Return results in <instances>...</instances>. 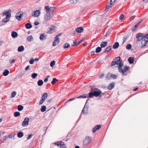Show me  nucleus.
<instances>
[{"instance_id":"c9c22d12","label":"nucleus","mask_w":148,"mask_h":148,"mask_svg":"<svg viewBox=\"0 0 148 148\" xmlns=\"http://www.w3.org/2000/svg\"><path fill=\"white\" fill-rule=\"evenodd\" d=\"M14 116L15 117H17L20 116V113L19 112H16L14 113Z\"/></svg>"},{"instance_id":"58836bf2","label":"nucleus","mask_w":148,"mask_h":148,"mask_svg":"<svg viewBox=\"0 0 148 148\" xmlns=\"http://www.w3.org/2000/svg\"><path fill=\"white\" fill-rule=\"evenodd\" d=\"M70 46V44L69 43H66L64 45L63 47L65 48H67L69 47Z\"/></svg>"},{"instance_id":"f704fd0d","label":"nucleus","mask_w":148,"mask_h":148,"mask_svg":"<svg viewBox=\"0 0 148 148\" xmlns=\"http://www.w3.org/2000/svg\"><path fill=\"white\" fill-rule=\"evenodd\" d=\"M111 73H108V74L106 77V79L107 80H109L111 78Z\"/></svg>"},{"instance_id":"e433bc0d","label":"nucleus","mask_w":148,"mask_h":148,"mask_svg":"<svg viewBox=\"0 0 148 148\" xmlns=\"http://www.w3.org/2000/svg\"><path fill=\"white\" fill-rule=\"evenodd\" d=\"M23 109V107L22 105H19L18 106V109L19 111L22 110Z\"/></svg>"},{"instance_id":"9d476101","label":"nucleus","mask_w":148,"mask_h":148,"mask_svg":"<svg viewBox=\"0 0 148 148\" xmlns=\"http://www.w3.org/2000/svg\"><path fill=\"white\" fill-rule=\"evenodd\" d=\"M40 13L41 12L40 10H37L33 12L32 15L34 16L38 17L40 15Z\"/></svg>"},{"instance_id":"473e14b6","label":"nucleus","mask_w":148,"mask_h":148,"mask_svg":"<svg viewBox=\"0 0 148 148\" xmlns=\"http://www.w3.org/2000/svg\"><path fill=\"white\" fill-rule=\"evenodd\" d=\"M45 8L46 10V13H49V12L50 11V8L48 6H46L45 7Z\"/></svg>"},{"instance_id":"4468645a","label":"nucleus","mask_w":148,"mask_h":148,"mask_svg":"<svg viewBox=\"0 0 148 148\" xmlns=\"http://www.w3.org/2000/svg\"><path fill=\"white\" fill-rule=\"evenodd\" d=\"M101 128V125H97L93 128L92 130V132L93 133H95L97 130H99Z\"/></svg>"},{"instance_id":"f03ea898","label":"nucleus","mask_w":148,"mask_h":148,"mask_svg":"<svg viewBox=\"0 0 148 148\" xmlns=\"http://www.w3.org/2000/svg\"><path fill=\"white\" fill-rule=\"evenodd\" d=\"M102 93L101 91L97 88L94 89L92 92H90L88 94L89 98H92L93 96L97 97Z\"/></svg>"},{"instance_id":"6ab92c4d","label":"nucleus","mask_w":148,"mask_h":148,"mask_svg":"<svg viewBox=\"0 0 148 148\" xmlns=\"http://www.w3.org/2000/svg\"><path fill=\"white\" fill-rule=\"evenodd\" d=\"M11 35L13 38H15L17 36L18 34L15 32L13 31L12 32Z\"/></svg>"},{"instance_id":"2eb2a0df","label":"nucleus","mask_w":148,"mask_h":148,"mask_svg":"<svg viewBox=\"0 0 148 148\" xmlns=\"http://www.w3.org/2000/svg\"><path fill=\"white\" fill-rule=\"evenodd\" d=\"M82 113L84 114H87L88 113V108L85 106L82 110Z\"/></svg>"},{"instance_id":"1a4fd4ad","label":"nucleus","mask_w":148,"mask_h":148,"mask_svg":"<svg viewBox=\"0 0 148 148\" xmlns=\"http://www.w3.org/2000/svg\"><path fill=\"white\" fill-rule=\"evenodd\" d=\"M56 144L58 146L60 147L61 148H66L65 147V145L63 142L59 141L56 143Z\"/></svg>"},{"instance_id":"4be33fe9","label":"nucleus","mask_w":148,"mask_h":148,"mask_svg":"<svg viewBox=\"0 0 148 148\" xmlns=\"http://www.w3.org/2000/svg\"><path fill=\"white\" fill-rule=\"evenodd\" d=\"M114 87V83H112L110 84L108 87V89L109 90H111Z\"/></svg>"},{"instance_id":"423d86ee","label":"nucleus","mask_w":148,"mask_h":148,"mask_svg":"<svg viewBox=\"0 0 148 148\" xmlns=\"http://www.w3.org/2000/svg\"><path fill=\"white\" fill-rule=\"evenodd\" d=\"M116 0H110L108 2V4L106 5V10L108 11L109 9L111 8L112 6L114 5V3Z\"/></svg>"},{"instance_id":"bb28decb","label":"nucleus","mask_w":148,"mask_h":148,"mask_svg":"<svg viewBox=\"0 0 148 148\" xmlns=\"http://www.w3.org/2000/svg\"><path fill=\"white\" fill-rule=\"evenodd\" d=\"M32 26V25L29 23H27L25 25V27L27 29L31 28Z\"/></svg>"},{"instance_id":"39448f33","label":"nucleus","mask_w":148,"mask_h":148,"mask_svg":"<svg viewBox=\"0 0 148 148\" xmlns=\"http://www.w3.org/2000/svg\"><path fill=\"white\" fill-rule=\"evenodd\" d=\"M62 33H60L56 36L54 39V42H53V46H56L59 43L60 39L58 37L62 36Z\"/></svg>"},{"instance_id":"774afa93","label":"nucleus","mask_w":148,"mask_h":148,"mask_svg":"<svg viewBox=\"0 0 148 148\" xmlns=\"http://www.w3.org/2000/svg\"><path fill=\"white\" fill-rule=\"evenodd\" d=\"M95 53V52L94 51H92L91 52L90 54H91V55H93Z\"/></svg>"},{"instance_id":"13d9d810","label":"nucleus","mask_w":148,"mask_h":148,"mask_svg":"<svg viewBox=\"0 0 148 148\" xmlns=\"http://www.w3.org/2000/svg\"><path fill=\"white\" fill-rule=\"evenodd\" d=\"M39 24V23L38 22L36 21V22H35L34 23V24L35 25H38V24Z\"/></svg>"},{"instance_id":"052dcab7","label":"nucleus","mask_w":148,"mask_h":148,"mask_svg":"<svg viewBox=\"0 0 148 148\" xmlns=\"http://www.w3.org/2000/svg\"><path fill=\"white\" fill-rule=\"evenodd\" d=\"M29 65L27 66L25 68V70H26V71L27 70L29 69Z\"/></svg>"},{"instance_id":"a211bd4d","label":"nucleus","mask_w":148,"mask_h":148,"mask_svg":"<svg viewBox=\"0 0 148 148\" xmlns=\"http://www.w3.org/2000/svg\"><path fill=\"white\" fill-rule=\"evenodd\" d=\"M89 97L88 96V94H84L83 95H81L80 96L77 97V98H88Z\"/></svg>"},{"instance_id":"f8f14e48","label":"nucleus","mask_w":148,"mask_h":148,"mask_svg":"<svg viewBox=\"0 0 148 148\" xmlns=\"http://www.w3.org/2000/svg\"><path fill=\"white\" fill-rule=\"evenodd\" d=\"M52 16L50 15V13H46L45 16V21H48L51 18Z\"/></svg>"},{"instance_id":"3c124183","label":"nucleus","mask_w":148,"mask_h":148,"mask_svg":"<svg viewBox=\"0 0 148 148\" xmlns=\"http://www.w3.org/2000/svg\"><path fill=\"white\" fill-rule=\"evenodd\" d=\"M34 59L32 58L31 60H30L29 61V63L31 64H32L34 62Z\"/></svg>"},{"instance_id":"5701e85b","label":"nucleus","mask_w":148,"mask_h":148,"mask_svg":"<svg viewBox=\"0 0 148 148\" xmlns=\"http://www.w3.org/2000/svg\"><path fill=\"white\" fill-rule=\"evenodd\" d=\"M47 93H45L42 95L41 98L45 101L47 99Z\"/></svg>"},{"instance_id":"37998d69","label":"nucleus","mask_w":148,"mask_h":148,"mask_svg":"<svg viewBox=\"0 0 148 148\" xmlns=\"http://www.w3.org/2000/svg\"><path fill=\"white\" fill-rule=\"evenodd\" d=\"M131 45L130 44H129L127 45L126 48L127 49L130 50L131 48Z\"/></svg>"},{"instance_id":"ea45409f","label":"nucleus","mask_w":148,"mask_h":148,"mask_svg":"<svg viewBox=\"0 0 148 148\" xmlns=\"http://www.w3.org/2000/svg\"><path fill=\"white\" fill-rule=\"evenodd\" d=\"M78 0H69V1L71 3L73 4H75Z\"/></svg>"},{"instance_id":"7c9ffc66","label":"nucleus","mask_w":148,"mask_h":148,"mask_svg":"<svg viewBox=\"0 0 148 148\" xmlns=\"http://www.w3.org/2000/svg\"><path fill=\"white\" fill-rule=\"evenodd\" d=\"M58 81V80L56 79L55 78H54L53 79L52 81L51 82V83L52 84H55Z\"/></svg>"},{"instance_id":"bf43d9fd","label":"nucleus","mask_w":148,"mask_h":148,"mask_svg":"<svg viewBox=\"0 0 148 148\" xmlns=\"http://www.w3.org/2000/svg\"><path fill=\"white\" fill-rule=\"evenodd\" d=\"M78 42V41H75L74 42V46H77L78 45H77V43Z\"/></svg>"},{"instance_id":"603ef678","label":"nucleus","mask_w":148,"mask_h":148,"mask_svg":"<svg viewBox=\"0 0 148 148\" xmlns=\"http://www.w3.org/2000/svg\"><path fill=\"white\" fill-rule=\"evenodd\" d=\"M55 9V7H51L50 8V11H52L53 12Z\"/></svg>"},{"instance_id":"79ce46f5","label":"nucleus","mask_w":148,"mask_h":148,"mask_svg":"<svg viewBox=\"0 0 148 148\" xmlns=\"http://www.w3.org/2000/svg\"><path fill=\"white\" fill-rule=\"evenodd\" d=\"M37 76L38 74L37 73H34L32 74L31 77L32 78L35 79Z\"/></svg>"},{"instance_id":"864d4df0","label":"nucleus","mask_w":148,"mask_h":148,"mask_svg":"<svg viewBox=\"0 0 148 148\" xmlns=\"http://www.w3.org/2000/svg\"><path fill=\"white\" fill-rule=\"evenodd\" d=\"M124 15L123 14H121L119 17V19L120 20L122 19L124 17Z\"/></svg>"},{"instance_id":"c85d7f7f","label":"nucleus","mask_w":148,"mask_h":148,"mask_svg":"<svg viewBox=\"0 0 148 148\" xmlns=\"http://www.w3.org/2000/svg\"><path fill=\"white\" fill-rule=\"evenodd\" d=\"M9 73V71L8 70H5L3 73V75L4 76H7Z\"/></svg>"},{"instance_id":"c756f323","label":"nucleus","mask_w":148,"mask_h":148,"mask_svg":"<svg viewBox=\"0 0 148 148\" xmlns=\"http://www.w3.org/2000/svg\"><path fill=\"white\" fill-rule=\"evenodd\" d=\"M43 83V81L42 80H40L38 81L37 83L38 85L39 86H41Z\"/></svg>"},{"instance_id":"f3484780","label":"nucleus","mask_w":148,"mask_h":148,"mask_svg":"<svg viewBox=\"0 0 148 148\" xmlns=\"http://www.w3.org/2000/svg\"><path fill=\"white\" fill-rule=\"evenodd\" d=\"M47 35L45 36L44 34H42L40 35V39L41 40H43L46 38Z\"/></svg>"},{"instance_id":"a878e982","label":"nucleus","mask_w":148,"mask_h":148,"mask_svg":"<svg viewBox=\"0 0 148 148\" xmlns=\"http://www.w3.org/2000/svg\"><path fill=\"white\" fill-rule=\"evenodd\" d=\"M134 59L132 57H129L128 59V61H129L130 64H132L134 62Z\"/></svg>"},{"instance_id":"a18cd8bd","label":"nucleus","mask_w":148,"mask_h":148,"mask_svg":"<svg viewBox=\"0 0 148 148\" xmlns=\"http://www.w3.org/2000/svg\"><path fill=\"white\" fill-rule=\"evenodd\" d=\"M16 94V93L15 91H13L12 92L11 95V97L13 98L14 97Z\"/></svg>"},{"instance_id":"f257e3e1","label":"nucleus","mask_w":148,"mask_h":148,"mask_svg":"<svg viewBox=\"0 0 148 148\" xmlns=\"http://www.w3.org/2000/svg\"><path fill=\"white\" fill-rule=\"evenodd\" d=\"M120 57H118L114 59L112 63L111 66H114L116 64H119L118 69L119 72L122 73V74L125 75L124 73L128 69V67L125 66L124 67V69H122V66L123 64L122 63L120 62Z\"/></svg>"},{"instance_id":"dca6fc26","label":"nucleus","mask_w":148,"mask_h":148,"mask_svg":"<svg viewBox=\"0 0 148 148\" xmlns=\"http://www.w3.org/2000/svg\"><path fill=\"white\" fill-rule=\"evenodd\" d=\"M76 31L78 33H82L83 32L84 29L81 27H77L76 29Z\"/></svg>"},{"instance_id":"e2e57ef3","label":"nucleus","mask_w":148,"mask_h":148,"mask_svg":"<svg viewBox=\"0 0 148 148\" xmlns=\"http://www.w3.org/2000/svg\"><path fill=\"white\" fill-rule=\"evenodd\" d=\"M15 59L13 60L10 62L11 64H12L14 63L15 62Z\"/></svg>"},{"instance_id":"ddd939ff","label":"nucleus","mask_w":148,"mask_h":148,"mask_svg":"<svg viewBox=\"0 0 148 148\" xmlns=\"http://www.w3.org/2000/svg\"><path fill=\"white\" fill-rule=\"evenodd\" d=\"M23 14L22 12H19L16 14V15L15 16L16 18L18 20H20L22 15Z\"/></svg>"},{"instance_id":"5fc2aeb1","label":"nucleus","mask_w":148,"mask_h":148,"mask_svg":"<svg viewBox=\"0 0 148 148\" xmlns=\"http://www.w3.org/2000/svg\"><path fill=\"white\" fill-rule=\"evenodd\" d=\"M136 25H135L134 27L132 28V30L133 31H135V28L137 27Z\"/></svg>"},{"instance_id":"09e8293b","label":"nucleus","mask_w":148,"mask_h":148,"mask_svg":"<svg viewBox=\"0 0 148 148\" xmlns=\"http://www.w3.org/2000/svg\"><path fill=\"white\" fill-rule=\"evenodd\" d=\"M45 101L43 99H41L39 101V105H41L42 103Z\"/></svg>"},{"instance_id":"4d7b16f0","label":"nucleus","mask_w":148,"mask_h":148,"mask_svg":"<svg viewBox=\"0 0 148 148\" xmlns=\"http://www.w3.org/2000/svg\"><path fill=\"white\" fill-rule=\"evenodd\" d=\"M75 98H76L75 97L74 98L70 99H69L67 101H73V100H74L75 99Z\"/></svg>"},{"instance_id":"0eeeda50","label":"nucleus","mask_w":148,"mask_h":148,"mask_svg":"<svg viewBox=\"0 0 148 148\" xmlns=\"http://www.w3.org/2000/svg\"><path fill=\"white\" fill-rule=\"evenodd\" d=\"M91 138L89 136H86L83 141V146H86L91 142Z\"/></svg>"},{"instance_id":"680f3d73","label":"nucleus","mask_w":148,"mask_h":148,"mask_svg":"<svg viewBox=\"0 0 148 148\" xmlns=\"http://www.w3.org/2000/svg\"><path fill=\"white\" fill-rule=\"evenodd\" d=\"M4 134V132L1 131L0 132V137L2 136Z\"/></svg>"},{"instance_id":"8fccbe9b","label":"nucleus","mask_w":148,"mask_h":148,"mask_svg":"<svg viewBox=\"0 0 148 148\" xmlns=\"http://www.w3.org/2000/svg\"><path fill=\"white\" fill-rule=\"evenodd\" d=\"M117 76L115 74H111V77L114 79H116V78Z\"/></svg>"},{"instance_id":"4c0bfd02","label":"nucleus","mask_w":148,"mask_h":148,"mask_svg":"<svg viewBox=\"0 0 148 148\" xmlns=\"http://www.w3.org/2000/svg\"><path fill=\"white\" fill-rule=\"evenodd\" d=\"M46 106H42L41 111L42 112H44L46 110Z\"/></svg>"},{"instance_id":"412c9836","label":"nucleus","mask_w":148,"mask_h":148,"mask_svg":"<svg viewBox=\"0 0 148 148\" xmlns=\"http://www.w3.org/2000/svg\"><path fill=\"white\" fill-rule=\"evenodd\" d=\"M55 28L54 26H53L51 28H50L49 31H48L47 33L51 34L54 31Z\"/></svg>"},{"instance_id":"a19ab883","label":"nucleus","mask_w":148,"mask_h":148,"mask_svg":"<svg viewBox=\"0 0 148 148\" xmlns=\"http://www.w3.org/2000/svg\"><path fill=\"white\" fill-rule=\"evenodd\" d=\"M33 38L32 36H28L27 38V40L28 41L31 42Z\"/></svg>"},{"instance_id":"338daca9","label":"nucleus","mask_w":148,"mask_h":148,"mask_svg":"<svg viewBox=\"0 0 148 148\" xmlns=\"http://www.w3.org/2000/svg\"><path fill=\"white\" fill-rule=\"evenodd\" d=\"M48 80V79L47 78H46L44 80V82H47Z\"/></svg>"},{"instance_id":"aec40b11","label":"nucleus","mask_w":148,"mask_h":148,"mask_svg":"<svg viewBox=\"0 0 148 148\" xmlns=\"http://www.w3.org/2000/svg\"><path fill=\"white\" fill-rule=\"evenodd\" d=\"M107 42L106 41L102 42L101 44V47L103 48L105 47L107 45Z\"/></svg>"},{"instance_id":"393cba45","label":"nucleus","mask_w":148,"mask_h":148,"mask_svg":"<svg viewBox=\"0 0 148 148\" xmlns=\"http://www.w3.org/2000/svg\"><path fill=\"white\" fill-rule=\"evenodd\" d=\"M24 47L23 46H20L18 48V51L20 52H22L24 50Z\"/></svg>"},{"instance_id":"72a5a7b5","label":"nucleus","mask_w":148,"mask_h":148,"mask_svg":"<svg viewBox=\"0 0 148 148\" xmlns=\"http://www.w3.org/2000/svg\"><path fill=\"white\" fill-rule=\"evenodd\" d=\"M101 48V47H97L96 49V52L97 53H98L100 52L102 49Z\"/></svg>"},{"instance_id":"9b49d317","label":"nucleus","mask_w":148,"mask_h":148,"mask_svg":"<svg viewBox=\"0 0 148 148\" xmlns=\"http://www.w3.org/2000/svg\"><path fill=\"white\" fill-rule=\"evenodd\" d=\"M148 42V38H146L143 40L141 42V47H144L147 42Z\"/></svg>"},{"instance_id":"49530a36","label":"nucleus","mask_w":148,"mask_h":148,"mask_svg":"<svg viewBox=\"0 0 148 148\" xmlns=\"http://www.w3.org/2000/svg\"><path fill=\"white\" fill-rule=\"evenodd\" d=\"M55 64V62L54 61H53L51 62L50 64V65L51 67H53Z\"/></svg>"},{"instance_id":"b1692460","label":"nucleus","mask_w":148,"mask_h":148,"mask_svg":"<svg viewBox=\"0 0 148 148\" xmlns=\"http://www.w3.org/2000/svg\"><path fill=\"white\" fill-rule=\"evenodd\" d=\"M119 46V43L117 42H116L113 46V48L114 49L117 48Z\"/></svg>"},{"instance_id":"de8ad7c7","label":"nucleus","mask_w":148,"mask_h":148,"mask_svg":"<svg viewBox=\"0 0 148 148\" xmlns=\"http://www.w3.org/2000/svg\"><path fill=\"white\" fill-rule=\"evenodd\" d=\"M33 136V134H31L29 135H28L27 137V140H29L31 138H32V136Z\"/></svg>"},{"instance_id":"0e129e2a","label":"nucleus","mask_w":148,"mask_h":148,"mask_svg":"<svg viewBox=\"0 0 148 148\" xmlns=\"http://www.w3.org/2000/svg\"><path fill=\"white\" fill-rule=\"evenodd\" d=\"M104 76V74H101L99 76V78H101Z\"/></svg>"},{"instance_id":"7ed1b4c3","label":"nucleus","mask_w":148,"mask_h":148,"mask_svg":"<svg viewBox=\"0 0 148 148\" xmlns=\"http://www.w3.org/2000/svg\"><path fill=\"white\" fill-rule=\"evenodd\" d=\"M11 10L10 9L7 10H5L3 12V16H5L6 17L3 19V22L6 23L8 22L10 20L11 16L10 13Z\"/></svg>"},{"instance_id":"6e6552de","label":"nucleus","mask_w":148,"mask_h":148,"mask_svg":"<svg viewBox=\"0 0 148 148\" xmlns=\"http://www.w3.org/2000/svg\"><path fill=\"white\" fill-rule=\"evenodd\" d=\"M29 119L28 118L26 117L23 121L22 125L23 127H25L28 125Z\"/></svg>"},{"instance_id":"2f4dec72","label":"nucleus","mask_w":148,"mask_h":148,"mask_svg":"<svg viewBox=\"0 0 148 148\" xmlns=\"http://www.w3.org/2000/svg\"><path fill=\"white\" fill-rule=\"evenodd\" d=\"M112 48L111 46H109V47H107L104 51V53H107Z\"/></svg>"},{"instance_id":"20e7f679","label":"nucleus","mask_w":148,"mask_h":148,"mask_svg":"<svg viewBox=\"0 0 148 148\" xmlns=\"http://www.w3.org/2000/svg\"><path fill=\"white\" fill-rule=\"evenodd\" d=\"M136 37L137 38L138 41L142 40L146 38H148V34H145L143 33H139L136 34Z\"/></svg>"},{"instance_id":"6e6d98bb","label":"nucleus","mask_w":148,"mask_h":148,"mask_svg":"<svg viewBox=\"0 0 148 148\" xmlns=\"http://www.w3.org/2000/svg\"><path fill=\"white\" fill-rule=\"evenodd\" d=\"M8 138V136L7 137L6 136H4L3 138V141L7 140V139Z\"/></svg>"},{"instance_id":"69168bd1","label":"nucleus","mask_w":148,"mask_h":148,"mask_svg":"<svg viewBox=\"0 0 148 148\" xmlns=\"http://www.w3.org/2000/svg\"><path fill=\"white\" fill-rule=\"evenodd\" d=\"M83 40H80L79 41H78V42L77 44V45H79V44L80 43H81L82 42Z\"/></svg>"},{"instance_id":"c03bdc74","label":"nucleus","mask_w":148,"mask_h":148,"mask_svg":"<svg viewBox=\"0 0 148 148\" xmlns=\"http://www.w3.org/2000/svg\"><path fill=\"white\" fill-rule=\"evenodd\" d=\"M15 134L13 133L12 134L8 135V137L10 138H14L15 135Z\"/></svg>"},{"instance_id":"cd10ccee","label":"nucleus","mask_w":148,"mask_h":148,"mask_svg":"<svg viewBox=\"0 0 148 148\" xmlns=\"http://www.w3.org/2000/svg\"><path fill=\"white\" fill-rule=\"evenodd\" d=\"M23 136V134L22 132H19L17 134V137L19 138L22 137Z\"/></svg>"}]
</instances>
